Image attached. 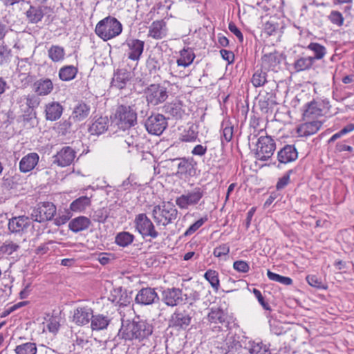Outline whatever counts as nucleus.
<instances>
[{"label": "nucleus", "mask_w": 354, "mask_h": 354, "mask_svg": "<svg viewBox=\"0 0 354 354\" xmlns=\"http://www.w3.org/2000/svg\"><path fill=\"white\" fill-rule=\"evenodd\" d=\"M222 134L221 136V144L224 145L223 139L229 142L233 138L234 127L229 120H223L221 123Z\"/></svg>", "instance_id": "nucleus-45"}, {"label": "nucleus", "mask_w": 354, "mask_h": 354, "mask_svg": "<svg viewBox=\"0 0 354 354\" xmlns=\"http://www.w3.org/2000/svg\"><path fill=\"white\" fill-rule=\"evenodd\" d=\"M203 277L210 283L212 288L217 292L220 287L218 272L216 270L208 269Z\"/></svg>", "instance_id": "nucleus-46"}, {"label": "nucleus", "mask_w": 354, "mask_h": 354, "mask_svg": "<svg viewBox=\"0 0 354 354\" xmlns=\"http://www.w3.org/2000/svg\"><path fill=\"white\" fill-rule=\"evenodd\" d=\"M92 225L89 218L85 216H79L71 219L68 223V229L74 233L86 230Z\"/></svg>", "instance_id": "nucleus-27"}, {"label": "nucleus", "mask_w": 354, "mask_h": 354, "mask_svg": "<svg viewBox=\"0 0 354 354\" xmlns=\"http://www.w3.org/2000/svg\"><path fill=\"white\" fill-rule=\"evenodd\" d=\"M207 318L210 323L221 324L215 326L213 329L214 331H226L231 328L232 318L221 308H212Z\"/></svg>", "instance_id": "nucleus-10"}, {"label": "nucleus", "mask_w": 354, "mask_h": 354, "mask_svg": "<svg viewBox=\"0 0 354 354\" xmlns=\"http://www.w3.org/2000/svg\"><path fill=\"white\" fill-rule=\"evenodd\" d=\"M293 173H295L294 169H289L283 174L282 177L279 178L276 185V189L277 191L283 189L289 184L290 176Z\"/></svg>", "instance_id": "nucleus-58"}, {"label": "nucleus", "mask_w": 354, "mask_h": 354, "mask_svg": "<svg viewBox=\"0 0 354 354\" xmlns=\"http://www.w3.org/2000/svg\"><path fill=\"white\" fill-rule=\"evenodd\" d=\"M124 45L128 47V58L133 61H138L144 51L145 42L138 39H127Z\"/></svg>", "instance_id": "nucleus-21"}, {"label": "nucleus", "mask_w": 354, "mask_h": 354, "mask_svg": "<svg viewBox=\"0 0 354 354\" xmlns=\"http://www.w3.org/2000/svg\"><path fill=\"white\" fill-rule=\"evenodd\" d=\"M249 354H271L270 346L262 342L248 341Z\"/></svg>", "instance_id": "nucleus-40"}, {"label": "nucleus", "mask_w": 354, "mask_h": 354, "mask_svg": "<svg viewBox=\"0 0 354 354\" xmlns=\"http://www.w3.org/2000/svg\"><path fill=\"white\" fill-rule=\"evenodd\" d=\"M322 126V122L318 120L306 122L300 124L297 127V132L301 137H308L316 133L320 129Z\"/></svg>", "instance_id": "nucleus-29"}, {"label": "nucleus", "mask_w": 354, "mask_h": 354, "mask_svg": "<svg viewBox=\"0 0 354 354\" xmlns=\"http://www.w3.org/2000/svg\"><path fill=\"white\" fill-rule=\"evenodd\" d=\"M17 183L15 177L11 176H4L1 179V187L3 189L10 190L15 188Z\"/></svg>", "instance_id": "nucleus-60"}, {"label": "nucleus", "mask_w": 354, "mask_h": 354, "mask_svg": "<svg viewBox=\"0 0 354 354\" xmlns=\"http://www.w3.org/2000/svg\"><path fill=\"white\" fill-rule=\"evenodd\" d=\"M176 163L175 175L180 178H189L196 176L197 162L192 157L176 158L171 160Z\"/></svg>", "instance_id": "nucleus-9"}, {"label": "nucleus", "mask_w": 354, "mask_h": 354, "mask_svg": "<svg viewBox=\"0 0 354 354\" xmlns=\"http://www.w3.org/2000/svg\"><path fill=\"white\" fill-rule=\"evenodd\" d=\"M30 219L26 216H15L8 221V230L12 234H22L30 225Z\"/></svg>", "instance_id": "nucleus-20"}, {"label": "nucleus", "mask_w": 354, "mask_h": 354, "mask_svg": "<svg viewBox=\"0 0 354 354\" xmlns=\"http://www.w3.org/2000/svg\"><path fill=\"white\" fill-rule=\"evenodd\" d=\"M131 294L132 292L129 293L126 289H123L122 287L118 304L120 306H127L132 301Z\"/></svg>", "instance_id": "nucleus-57"}, {"label": "nucleus", "mask_w": 354, "mask_h": 354, "mask_svg": "<svg viewBox=\"0 0 354 354\" xmlns=\"http://www.w3.org/2000/svg\"><path fill=\"white\" fill-rule=\"evenodd\" d=\"M91 107L83 101L79 102L73 108L71 118L75 122L86 119L90 113Z\"/></svg>", "instance_id": "nucleus-33"}, {"label": "nucleus", "mask_w": 354, "mask_h": 354, "mask_svg": "<svg viewBox=\"0 0 354 354\" xmlns=\"http://www.w3.org/2000/svg\"><path fill=\"white\" fill-rule=\"evenodd\" d=\"M122 24L114 17L109 15L95 26V34L103 41H107L121 34Z\"/></svg>", "instance_id": "nucleus-3"}, {"label": "nucleus", "mask_w": 354, "mask_h": 354, "mask_svg": "<svg viewBox=\"0 0 354 354\" xmlns=\"http://www.w3.org/2000/svg\"><path fill=\"white\" fill-rule=\"evenodd\" d=\"M54 88L50 79L42 77L34 82L32 91L39 96H46L51 93Z\"/></svg>", "instance_id": "nucleus-26"}, {"label": "nucleus", "mask_w": 354, "mask_h": 354, "mask_svg": "<svg viewBox=\"0 0 354 354\" xmlns=\"http://www.w3.org/2000/svg\"><path fill=\"white\" fill-rule=\"evenodd\" d=\"M76 156V151L71 147H64L56 155L53 156L55 163L60 167L70 165Z\"/></svg>", "instance_id": "nucleus-19"}, {"label": "nucleus", "mask_w": 354, "mask_h": 354, "mask_svg": "<svg viewBox=\"0 0 354 354\" xmlns=\"http://www.w3.org/2000/svg\"><path fill=\"white\" fill-rule=\"evenodd\" d=\"M306 280L308 283L317 289L319 290H326L327 286L324 284L320 278L315 274H309L306 277Z\"/></svg>", "instance_id": "nucleus-54"}, {"label": "nucleus", "mask_w": 354, "mask_h": 354, "mask_svg": "<svg viewBox=\"0 0 354 354\" xmlns=\"http://www.w3.org/2000/svg\"><path fill=\"white\" fill-rule=\"evenodd\" d=\"M178 209L175 205L168 202L162 205H155L152 210V217L157 225L163 226L172 223L178 217Z\"/></svg>", "instance_id": "nucleus-4"}, {"label": "nucleus", "mask_w": 354, "mask_h": 354, "mask_svg": "<svg viewBox=\"0 0 354 354\" xmlns=\"http://www.w3.org/2000/svg\"><path fill=\"white\" fill-rule=\"evenodd\" d=\"M16 354H37V348L35 342H26L17 345L15 348Z\"/></svg>", "instance_id": "nucleus-47"}, {"label": "nucleus", "mask_w": 354, "mask_h": 354, "mask_svg": "<svg viewBox=\"0 0 354 354\" xmlns=\"http://www.w3.org/2000/svg\"><path fill=\"white\" fill-rule=\"evenodd\" d=\"M276 149V142L270 136H260L253 149L254 157L260 161L268 160Z\"/></svg>", "instance_id": "nucleus-5"}, {"label": "nucleus", "mask_w": 354, "mask_h": 354, "mask_svg": "<svg viewBox=\"0 0 354 354\" xmlns=\"http://www.w3.org/2000/svg\"><path fill=\"white\" fill-rule=\"evenodd\" d=\"M73 118L71 115L66 120H62L58 123L57 130L58 133L62 136H66L72 131Z\"/></svg>", "instance_id": "nucleus-52"}, {"label": "nucleus", "mask_w": 354, "mask_h": 354, "mask_svg": "<svg viewBox=\"0 0 354 354\" xmlns=\"http://www.w3.org/2000/svg\"><path fill=\"white\" fill-rule=\"evenodd\" d=\"M93 310L86 306H80L74 310L73 322L77 326H85L91 322Z\"/></svg>", "instance_id": "nucleus-23"}, {"label": "nucleus", "mask_w": 354, "mask_h": 354, "mask_svg": "<svg viewBox=\"0 0 354 354\" xmlns=\"http://www.w3.org/2000/svg\"><path fill=\"white\" fill-rule=\"evenodd\" d=\"M109 119L107 116L94 117L88 131L91 135L100 136L108 130Z\"/></svg>", "instance_id": "nucleus-25"}, {"label": "nucleus", "mask_w": 354, "mask_h": 354, "mask_svg": "<svg viewBox=\"0 0 354 354\" xmlns=\"http://www.w3.org/2000/svg\"><path fill=\"white\" fill-rule=\"evenodd\" d=\"M267 76L266 71L261 67L255 71L252 75L251 82L256 88L263 86L267 82Z\"/></svg>", "instance_id": "nucleus-44"}, {"label": "nucleus", "mask_w": 354, "mask_h": 354, "mask_svg": "<svg viewBox=\"0 0 354 354\" xmlns=\"http://www.w3.org/2000/svg\"><path fill=\"white\" fill-rule=\"evenodd\" d=\"M19 77H20L21 86L24 88L34 83L35 79V76L30 75L29 72L21 73Z\"/></svg>", "instance_id": "nucleus-62"}, {"label": "nucleus", "mask_w": 354, "mask_h": 354, "mask_svg": "<svg viewBox=\"0 0 354 354\" xmlns=\"http://www.w3.org/2000/svg\"><path fill=\"white\" fill-rule=\"evenodd\" d=\"M259 109L264 115L272 114L277 102L276 94L273 92H266V95L261 97L258 102Z\"/></svg>", "instance_id": "nucleus-24"}, {"label": "nucleus", "mask_w": 354, "mask_h": 354, "mask_svg": "<svg viewBox=\"0 0 354 354\" xmlns=\"http://www.w3.org/2000/svg\"><path fill=\"white\" fill-rule=\"evenodd\" d=\"M26 16L29 24H35L41 21L44 13L41 6H30L26 12Z\"/></svg>", "instance_id": "nucleus-36"}, {"label": "nucleus", "mask_w": 354, "mask_h": 354, "mask_svg": "<svg viewBox=\"0 0 354 354\" xmlns=\"http://www.w3.org/2000/svg\"><path fill=\"white\" fill-rule=\"evenodd\" d=\"M149 108L142 100H137L133 104H118L111 116V125L119 129L128 130L138 124V115L140 118L147 116Z\"/></svg>", "instance_id": "nucleus-1"}, {"label": "nucleus", "mask_w": 354, "mask_h": 354, "mask_svg": "<svg viewBox=\"0 0 354 354\" xmlns=\"http://www.w3.org/2000/svg\"><path fill=\"white\" fill-rule=\"evenodd\" d=\"M198 125L195 123H189L180 133L179 139L185 142H194L198 140Z\"/></svg>", "instance_id": "nucleus-32"}, {"label": "nucleus", "mask_w": 354, "mask_h": 354, "mask_svg": "<svg viewBox=\"0 0 354 354\" xmlns=\"http://www.w3.org/2000/svg\"><path fill=\"white\" fill-rule=\"evenodd\" d=\"M20 246L12 241H6L0 246V252L5 255H11L17 251Z\"/></svg>", "instance_id": "nucleus-53"}, {"label": "nucleus", "mask_w": 354, "mask_h": 354, "mask_svg": "<svg viewBox=\"0 0 354 354\" xmlns=\"http://www.w3.org/2000/svg\"><path fill=\"white\" fill-rule=\"evenodd\" d=\"M111 319L108 315L103 314H93L91 319V328L93 330H102L106 329Z\"/></svg>", "instance_id": "nucleus-34"}, {"label": "nucleus", "mask_w": 354, "mask_h": 354, "mask_svg": "<svg viewBox=\"0 0 354 354\" xmlns=\"http://www.w3.org/2000/svg\"><path fill=\"white\" fill-rule=\"evenodd\" d=\"M307 48L313 51L314 55L311 56V58L314 62L322 59L326 53V48L317 42L310 43Z\"/></svg>", "instance_id": "nucleus-49"}, {"label": "nucleus", "mask_w": 354, "mask_h": 354, "mask_svg": "<svg viewBox=\"0 0 354 354\" xmlns=\"http://www.w3.org/2000/svg\"><path fill=\"white\" fill-rule=\"evenodd\" d=\"M180 57L177 59L176 62L178 66L187 67L194 61L195 54L192 48H183L180 52Z\"/></svg>", "instance_id": "nucleus-39"}, {"label": "nucleus", "mask_w": 354, "mask_h": 354, "mask_svg": "<svg viewBox=\"0 0 354 354\" xmlns=\"http://www.w3.org/2000/svg\"><path fill=\"white\" fill-rule=\"evenodd\" d=\"M134 76L133 72L125 68H117L113 72V75L111 81L112 87L119 90L125 89Z\"/></svg>", "instance_id": "nucleus-16"}, {"label": "nucleus", "mask_w": 354, "mask_h": 354, "mask_svg": "<svg viewBox=\"0 0 354 354\" xmlns=\"http://www.w3.org/2000/svg\"><path fill=\"white\" fill-rule=\"evenodd\" d=\"M91 204V198L84 196L74 200L70 205V210L75 212H82Z\"/></svg>", "instance_id": "nucleus-38"}, {"label": "nucleus", "mask_w": 354, "mask_h": 354, "mask_svg": "<svg viewBox=\"0 0 354 354\" xmlns=\"http://www.w3.org/2000/svg\"><path fill=\"white\" fill-rule=\"evenodd\" d=\"M208 221L207 215H205L192 224L185 232L184 236H188L195 233L205 222Z\"/></svg>", "instance_id": "nucleus-55"}, {"label": "nucleus", "mask_w": 354, "mask_h": 354, "mask_svg": "<svg viewBox=\"0 0 354 354\" xmlns=\"http://www.w3.org/2000/svg\"><path fill=\"white\" fill-rule=\"evenodd\" d=\"M267 276L270 280L279 282L286 286L292 285L293 283V281L290 277L280 275L271 272L270 270H268L267 271Z\"/></svg>", "instance_id": "nucleus-51"}, {"label": "nucleus", "mask_w": 354, "mask_h": 354, "mask_svg": "<svg viewBox=\"0 0 354 354\" xmlns=\"http://www.w3.org/2000/svg\"><path fill=\"white\" fill-rule=\"evenodd\" d=\"M12 57V50L6 45L0 46V65L8 64Z\"/></svg>", "instance_id": "nucleus-56"}, {"label": "nucleus", "mask_w": 354, "mask_h": 354, "mask_svg": "<svg viewBox=\"0 0 354 354\" xmlns=\"http://www.w3.org/2000/svg\"><path fill=\"white\" fill-rule=\"evenodd\" d=\"M153 326L146 319H142L139 316L133 320H122V326L118 335L125 340H143L153 333Z\"/></svg>", "instance_id": "nucleus-2"}, {"label": "nucleus", "mask_w": 354, "mask_h": 354, "mask_svg": "<svg viewBox=\"0 0 354 354\" xmlns=\"http://www.w3.org/2000/svg\"><path fill=\"white\" fill-rule=\"evenodd\" d=\"M162 301L167 306L174 307L185 304L187 298H184L182 289L178 288H167L162 291Z\"/></svg>", "instance_id": "nucleus-15"}, {"label": "nucleus", "mask_w": 354, "mask_h": 354, "mask_svg": "<svg viewBox=\"0 0 354 354\" xmlns=\"http://www.w3.org/2000/svg\"><path fill=\"white\" fill-rule=\"evenodd\" d=\"M78 73V68L73 65H66L61 67L59 70V78L64 82H68L74 80Z\"/></svg>", "instance_id": "nucleus-37"}, {"label": "nucleus", "mask_w": 354, "mask_h": 354, "mask_svg": "<svg viewBox=\"0 0 354 354\" xmlns=\"http://www.w3.org/2000/svg\"><path fill=\"white\" fill-rule=\"evenodd\" d=\"M146 67L150 75H156L160 69V64L156 55H150L146 60Z\"/></svg>", "instance_id": "nucleus-50"}, {"label": "nucleus", "mask_w": 354, "mask_h": 354, "mask_svg": "<svg viewBox=\"0 0 354 354\" xmlns=\"http://www.w3.org/2000/svg\"><path fill=\"white\" fill-rule=\"evenodd\" d=\"M205 189L200 187H196L192 191L180 195L176 198V204L180 209H187L189 206H194L200 202L205 195Z\"/></svg>", "instance_id": "nucleus-11"}, {"label": "nucleus", "mask_w": 354, "mask_h": 354, "mask_svg": "<svg viewBox=\"0 0 354 354\" xmlns=\"http://www.w3.org/2000/svg\"><path fill=\"white\" fill-rule=\"evenodd\" d=\"M39 158V155L35 152L25 156L19 162V170L23 173L30 171L38 163Z\"/></svg>", "instance_id": "nucleus-30"}, {"label": "nucleus", "mask_w": 354, "mask_h": 354, "mask_svg": "<svg viewBox=\"0 0 354 354\" xmlns=\"http://www.w3.org/2000/svg\"><path fill=\"white\" fill-rule=\"evenodd\" d=\"M88 344V340L84 339L83 337L75 336V339L73 340V343L71 348V351H74L77 353H81L82 350L85 345Z\"/></svg>", "instance_id": "nucleus-61"}, {"label": "nucleus", "mask_w": 354, "mask_h": 354, "mask_svg": "<svg viewBox=\"0 0 354 354\" xmlns=\"http://www.w3.org/2000/svg\"><path fill=\"white\" fill-rule=\"evenodd\" d=\"M192 310L176 309L169 320V326L176 330H185L191 324L193 318Z\"/></svg>", "instance_id": "nucleus-13"}, {"label": "nucleus", "mask_w": 354, "mask_h": 354, "mask_svg": "<svg viewBox=\"0 0 354 354\" xmlns=\"http://www.w3.org/2000/svg\"><path fill=\"white\" fill-rule=\"evenodd\" d=\"M322 113V109L318 106V103L315 100L306 103L303 108V118H310L313 115H320Z\"/></svg>", "instance_id": "nucleus-41"}, {"label": "nucleus", "mask_w": 354, "mask_h": 354, "mask_svg": "<svg viewBox=\"0 0 354 354\" xmlns=\"http://www.w3.org/2000/svg\"><path fill=\"white\" fill-rule=\"evenodd\" d=\"M261 67L264 70L277 72L280 68L282 61V54L274 50V52L264 54L261 57Z\"/></svg>", "instance_id": "nucleus-18"}, {"label": "nucleus", "mask_w": 354, "mask_h": 354, "mask_svg": "<svg viewBox=\"0 0 354 354\" xmlns=\"http://www.w3.org/2000/svg\"><path fill=\"white\" fill-rule=\"evenodd\" d=\"M279 28L278 23L269 20L264 24V32L268 35H272Z\"/></svg>", "instance_id": "nucleus-64"}, {"label": "nucleus", "mask_w": 354, "mask_h": 354, "mask_svg": "<svg viewBox=\"0 0 354 354\" xmlns=\"http://www.w3.org/2000/svg\"><path fill=\"white\" fill-rule=\"evenodd\" d=\"M298 158V151L294 145H286L277 152V160L281 164H288Z\"/></svg>", "instance_id": "nucleus-22"}, {"label": "nucleus", "mask_w": 354, "mask_h": 354, "mask_svg": "<svg viewBox=\"0 0 354 354\" xmlns=\"http://www.w3.org/2000/svg\"><path fill=\"white\" fill-rule=\"evenodd\" d=\"M135 239V236L129 232H121L116 234L115 237V243L122 248L127 247L131 245Z\"/></svg>", "instance_id": "nucleus-42"}, {"label": "nucleus", "mask_w": 354, "mask_h": 354, "mask_svg": "<svg viewBox=\"0 0 354 354\" xmlns=\"http://www.w3.org/2000/svg\"><path fill=\"white\" fill-rule=\"evenodd\" d=\"M57 213V207L52 202H40L32 209V218L37 223L52 221Z\"/></svg>", "instance_id": "nucleus-8"}, {"label": "nucleus", "mask_w": 354, "mask_h": 354, "mask_svg": "<svg viewBox=\"0 0 354 354\" xmlns=\"http://www.w3.org/2000/svg\"><path fill=\"white\" fill-rule=\"evenodd\" d=\"M134 223L136 229L143 238L149 236L156 239L158 236V232L156 230L153 223L146 214L141 213L136 215Z\"/></svg>", "instance_id": "nucleus-12"}, {"label": "nucleus", "mask_w": 354, "mask_h": 354, "mask_svg": "<svg viewBox=\"0 0 354 354\" xmlns=\"http://www.w3.org/2000/svg\"><path fill=\"white\" fill-rule=\"evenodd\" d=\"M248 342L238 335L227 336L225 339L224 354H244L248 351Z\"/></svg>", "instance_id": "nucleus-14"}, {"label": "nucleus", "mask_w": 354, "mask_h": 354, "mask_svg": "<svg viewBox=\"0 0 354 354\" xmlns=\"http://www.w3.org/2000/svg\"><path fill=\"white\" fill-rule=\"evenodd\" d=\"M183 106V102L181 100H176L165 104L163 109L166 113L170 115L175 120H180L185 114Z\"/></svg>", "instance_id": "nucleus-28"}, {"label": "nucleus", "mask_w": 354, "mask_h": 354, "mask_svg": "<svg viewBox=\"0 0 354 354\" xmlns=\"http://www.w3.org/2000/svg\"><path fill=\"white\" fill-rule=\"evenodd\" d=\"M252 292L264 310L269 311L272 310L270 306L265 300L264 297L262 295L261 292L257 288H253Z\"/></svg>", "instance_id": "nucleus-63"}, {"label": "nucleus", "mask_w": 354, "mask_h": 354, "mask_svg": "<svg viewBox=\"0 0 354 354\" xmlns=\"http://www.w3.org/2000/svg\"><path fill=\"white\" fill-rule=\"evenodd\" d=\"M142 123L149 134L155 136H160L168 127L167 118L156 112H151Z\"/></svg>", "instance_id": "nucleus-6"}, {"label": "nucleus", "mask_w": 354, "mask_h": 354, "mask_svg": "<svg viewBox=\"0 0 354 354\" xmlns=\"http://www.w3.org/2000/svg\"><path fill=\"white\" fill-rule=\"evenodd\" d=\"M165 25L162 20L153 21L149 28V35L156 39H162L164 37L162 29Z\"/></svg>", "instance_id": "nucleus-48"}, {"label": "nucleus", "mask_w": 354, "mask_h": 354, "mask_svg": "<svg viewBox=\"0 0 354 354\" xmlns=\"http://www.w3.org/2000/svg\"><path fill=\"white\" fill-rule=\"evenodd\" d=\"M64 108L58 102H52L46 104V119L50 121H55L60 118Z\"/></svg>", "instance_id": "nucleus-31"}, {"label": "nucleus", "mask_w": 354, "mask_h": 354, "mask_svg": "<svg viewBox=\"0 0 354 354\" xmlns=\"http://www.w3.org/2000/svg\"><path fill=\"white\" fill-rule=\"evenodd\" d=\"M315 62L313 59L311 58V56H304V53H302V56L298 57L292 64L293 68L295 72L299 73L305 71L310 70Z\"/></svg>", "instance_id": "nucleus-35"}, {"label": "nucleus", "mask_w": 354, "mask_h": 354, "mask_svg": "<svg viewBox=\"0 0 354 354\" xmlns=\"http://www.w3.org/2000/svg\"><path fill=\"white\" fill-rule=\"evenodd\" d=\"M48 55L53 62H59L64 59L65 50L60 46L53 45L48 50Z\"/></svg>", "instance_id": "nucleus-43"}, {"label": "nucleus", "mask_w": 354, "mask_h": 354, "mask_svg": "<svg viewBox=\"0 0 354 354\" xmlns=\"http://www.w3.org/2000/svg\"><path fill=\"white\" fill-rule=\"evenodd\" d=\"M329 21L334 25L341 27L344 21L342 14L337 10H332L328 16Z\"/></svg>", "instance_id": "nucleus-59"}, {"label": "nucleus", "mask_w": 354, "mask_h": 354, "mask_svg": "<svg viewBox=\"0 0 354 354\" xmlns=\"http://www.w3.org/2000/svg\"><path fill=\"white\" fill-rule=\"evenodd\" d=\"M160 297L156 288L151 287L142 288L135 297V302L140 306H149L158 303Z\"/></svg>", "instance_id": "nucleus-17"}, {"label": "nucleus", "mask_w": 354, "mask_h": 354, "mask_svg": "<svg viewBox=\"0 0 354 354\" xmlns=\"http://www.w3.org/2000/svg\"><path fill=\"white\" fill-rule=\"evenodd\" d=\"M147 105L157 106L165 102L168 97L167 88L160 84H151L143 91Z\"/></svg>", "instance_id": "nucleus-7"}]
</instances>
